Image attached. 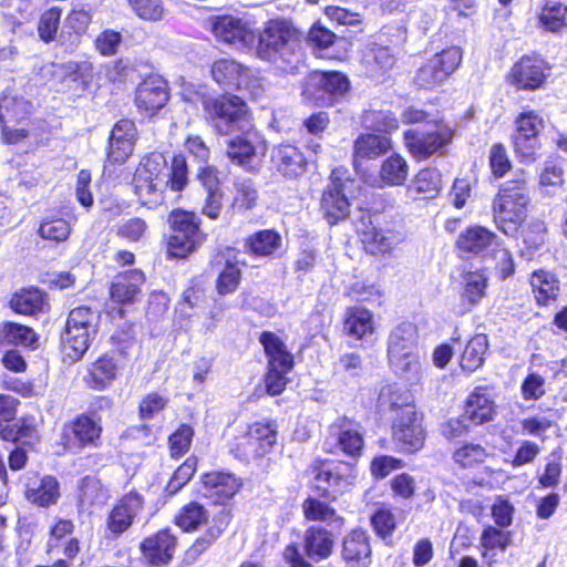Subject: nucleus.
<instances>
[{
  "mask_svg": "<svg viewBox=\"0 0 567 567\" xmlns=\"http://www.w3.org/2000/svg\"><path fill=\"white\" fill-rule=\"evenodd\" d=\"M134 177L155 182L163 178L171 183V190L181 192L187 184V164L183 156H175L168 166L162 153H150L142 158Z\"/></svg>",
  "mask_w": 567,
  "mask_h": 567,
  "instance_id": "7",
  "label": "nucleus"
},
{
  "mask_svg": "<svg viewBox=\"0 0 567 567\" xmlns=\"http://www.w3.org/2000/svg\"><path fill=\"white\" fill-rule=\"evenodd\" d=\"M392 437L402 452L412 453L423 446L425 433L415 408H408L404 414L393 416Z\"/></svg>",
  "mask_w": 567,
  "mask_h": 567,
  "instance_id": "13",
  "label": "nucleus"
},
{
  "mask_svg": "<svg viewBox=\"0 0 567 567\" xmlns=\"http://www.w3.org/2000/svg\"><path fill=\"white\" fill-rule=\"evenodd\" d=\"M37 341L34 331L28 326L6 321L0 324V350L7 346L30 347Z\"/></svg>",
  "mask_w": 567,
  "mask_h": 567,
  "instance_id": "41",
  "label": "nucleus"
},
{
  "mask_svg": "<svg viewBox=\"0 0 567 567\" xmlns=\"http://www.w3.org/2000/svg\"><path fill=\"white\" fill-rule=\"evenodd\" d=\"M515 124L516 132L513 137L515 153L522 162L532 163L537 158L540 146L538 134L544 127V121L536 112L528 111L520 113Z\"/></svg>",
  "mask_w": 567,
  "mask_h": 567,
  "instance_id": "12",
  "label": "nucleus"
},
{
  "mask_svg": "<svg viewBox=\"0 0 567 567\" xmlns=\"http://www.w3.org/2000/svg\"><path fill=\"white\" fill-rule=\"evenodd\" d=\"M125 367L123 352L113 351L97 358L87 369L86 383L96 391L109 388Z\"/></svg>",
  "mask_w": 567,
  "mask_h": 567,
  "instance_id": "16",
  "label": "nucleus"
},
{
  "mask_svg": "<svg viewBox=\"0 0 567 567\" xmlns=\"http://www.w3.org/2000/svg\"><path fill=\"white\" fill-rule=\"evenodd\" d=\"M333 539L329 532L319 527H309L303 536V550L313 561L328 558L332 553Z\"/></svg>",
  "mask_w": 567,
  "mask_h": 567,
  "instance_id": "30",
  "label": "nucleus"
},
{
  "mask_svg": "<svg viewBox=\"0 0 567 567\" xmlns=\"http://www.w3.org/2000/svg\"><path fill=\"white\" fill-rule=\"evenodd\" d=\"M60 496L59 483L52 476H44L28 483L25 497L29 502L40 507H49L55 504Z\"/></svg>",
  "mask_w": 567,
  "mask_h": 567,
  "instance_id": "32",
  "label": "nucleus"
},
{
  "mask_svg": "<svg viewBox=\"0 0 567 567\" xmlns=\"http://www.w3.org/2000/svg\"><path fill=\"white\" fill-rule=\"evenodd\" d=\"M31 104L23 97L3 95L0 97V125L20 122L30 113Z\"/></svg>",
  "mask_w": 567,
  "mask_h": 567,
  "instance_id": "51",
  "label": "nucleus"
},
{
  "mask_svg": "<svg viewBox=\"0 0 567 567\" xmlns=\"http://www.w3.org/2000/svg\"><path fill=\"white\" fill-rule=\"evenodd\" d=\"M227 526V522L221 518H214L213 524L207 528L206 533L198 537L187 549L185 559L194 563L203 553H205L223 534Z\"/></svg>",
  "mask_w": 567,
  "mask_h": 567,
  "instance_id": "45",
  "label": "nucleus"
},
{
  "mask_svg": "<svg viewBox=\"0 0 567 567\" xmlns=\"http://www.w3.org/2000/svg\"><path fill=\"white\" fill-rule=\"evenodd\" d=\"M213 79L223 86L248 89L251 70L231 59H220L212 65Z\"/></svg>",
  "mask_w": 567,
  "mask_h": 567,
  "instance_id": "23",
  "label": "nucleus"
},
{
  "mask_svg": "<svg viewBox=\"0 0 567 567\" xmlns=\"http://www.w3.org/2000/svg\"><path fill=\"white\" fill-rule=\"evenodd\" d=\"M359 422L347 416L338 417L329 426V437L324 442L327 451H331L328 446L336 445L344 454L357 456L363 447V435Z\"/></svg>",
  "mask_w": 567,
  "mask_h": 567,
  "instance_id": "15",
  "label": "nucleus"
},
{
  "mask_svg": "<svg viewBox=\"0 0 567 567\" xmlns=\"http://www.w3.org/2000/svg\"><path fill=\"white\" fill-rule=\"evenodd\" d=\"M408 163L398 154H393L383 161L380 169V178L386 186L403 185L408 178Z\"/></svg>",
  "mask_w": 567,
  "mask_h": 567,
  "instance_id": "46",
  "label": "nucleus"
},
{
  "mask_svg": "<svg viewBox=\"0 0 567 567\" xmlns=\"http://www.w3.org/2000/svg\"><path fill=\"white\" fill-rule=\"evenodd\" d=\"M488 346V337L485 333L472 337L461 355L462 370L472 373L481 368L485 362Z\"/></svg>",
  "mask_w": 567,
  "mask_h": 567,
  "instance_id": "38",
  "label": "nucleus"
},
{
  "mask_svg": "<svg viewBox=\"0 0 567 567\" xmlns=\"http://www.w3.org/2000/svg\"><path fill=\"white\" fill-rule=\"evenodd\" d=\"M391 150V141L384 135L362 134L353 146L354 161L374 159Z\"/></svg>",
  "mask_w": 567,
  "mask_h": 567,
  "instance_id": "36",
  "label": "nucleus"
},
{
  "mask_svg": "<svg viewBox=\"0 0 567 567\" xmlns=\"http://www.w3.org/2000/svg\"><path fill=\"white\" fill-rule=\"evenodd\" d=\"M495 413V403L488 388H476L467 398L464 417L473 425L489 422Z\"/></svg>",
  "mask_w": 567,
  "mask_h": 567,
  "instance_id": "26",
  "label": "nucleus"
},
{
  "mask_svg": "<svg viewBox=\"0 0 567 567\" xmlns=\"http://www.w3.org/2000/svg\"><path fill=\"white\" fill-rule=\"evenodd\" d=\"M378 406L384 412H395V415L404 414L408 408H415L411 393L398 384H386L380 390Z\"/></svg>",
  "mask_w": 567,
  "mask_h": 567,
  "instance_id": "34",
  "label": "nucleus"
},
{
  "mask_svg": "<svg viewBox=\"0 0 567 567\" xmlns=\"http://www.w3.org/2000/svg\"><path fill=\"white\" fill-rule=\"evenodd\" d=\"M347 173L344 167L334 168L321 195L320 212L330 225L346 219L350 212L348 192L353 181L346 176Z\"/></svg>",
  "mask_w": 567,
  "mask_h": 567,
  "instance_id": "8",
  "label": "nucleus"
},
{
  "mask_svg": "<svg viewBox=\"0 0 567 567\" xmlns=\"http://www.w3.org/2000/svg\"><path fill=\"white\" fill-rule=\"evenodd\" d=\"M363 241L371 245L375 252H388L404 240L403 233L392 228L375 227L370 224L362 229Z\"/></svg>",
  "mask_w": 567,
  "mask_h": 567,
  "instance_id": "33",
  "label": "nucleus"
},
{
  "mask_svg": "<svg viewBox=\"0 0 567 567\" xmlns=\"http://www.w3.org/2000/svg\"><path fill=\"white\" fill-rule=\"evenodd\" d=\"M529 193L525 181H508L502 184L493 200V217L498 229L514 235L526 217Z\"/></svg>",
  "mask_w": 567,
  "mask_h": 567,
  "instance_id": "4",
  "label": "nucleus"
},
{
  "mask_svg": "<svg viewBox=\"0 0 567 567\" xmlns=\"http://www.w3.org/2000/svg\"><path fill=\"white\" fill-rule=\"evenodd\" d=\"M515 84L523 89H537L545 80L543 62L536 58L525 56L512 70Z\"/></svg>",
  "mask_w": 567,
  "mask_h": 567,
  "instance_id": "29",
  "label": "nucleus"
},
{
  "mask_svg": "<svg viewBox=\"0 0 567 567\" xmlns=\"http://www.w3.org/2000/svg\"><path fill=\"white\" fill-rule=\"evenodd\" d=\"M487 453L480 444H466L454 452V461L462 467H472L483 463Z\"/></svg>",
  "mask_w": 567,
  "mask_h": 567,
  "instance_id": "63",
  "label": "nucleus"
},
{
  "mask_svg": "<svg viewBox=\"0 0 567 567\" xmlns=\"http://www.w3.org/2000/svg\"><path fill=\"white\" fill-rule=\"evenodd\" d=\"M143 508V497L137 493H130L112 508L107 516V529L117 537L126 532L133 524L135 517Z\"/></svg>",
  "mask_w": 567,
  "mask_h": 567,
  "instance_id": "19",
  "label": "nucleus"
},
{
  "mask_svg": "<svg viewBox=\"0 0 567 567\" xmlns=\"http://www.w3.org/2000/svg\"><path fill=\"white\" fill-rule=\"evenodd\" d=\"M208 514L205 507L198 503L185 505L175 518L178 525L185 532L197 529L202 524L206 523Z\"/></svg>",
  "mask_w": 567,
  "mask_h": 567,
  "instance_id": "52",
  "label": "nucleus"
},
{
  "mask_svg": "<svg viewBox=\"0 0 567 567\" xmlns=\"http://www.w3.org/2000/svg\"><path fill=\"white\" fill-rule=\"evenodd\" d=\"M99 321V310L90 307L82 306L70 311L62 341L71 360H80L89 350L97 333Z\"/></svg>",
  "mask_w": 567,
  "mask_h": 567,
  "instance_id": "5",
  "label": "nucleus"
},
{
  "mask_svg": "<svg viewBox=\"0 0 567 567\" xmlns=\"http://www.w3.org/2000/svg\"><path fill=\"white\" fill-rule=\"evenodd\" d=\"M386 355L396 375L408 381H417L422 368L417 327L411 322L396 324L388 336Z\"/></svg>",
  "mask_w": 567,
  "mask_h": 567,
  "instance_id": "3",
  "label": "nucleus"
},
{
  "mask_svg": "<svg viewBox=\"0 0 567 567\" xmlns=\"http://www.w3.org/2000/svg\"><path fill=\"white\" fill-rule=\"evenodd\" d=\"M495 238V234L487 228L473 226L460 235L457 247L465 252L480 254L492 246Z\"/></svg>",
  "mask_w": 567,
  "mask_h": 567,
  "instance_id": "40",
  "label": "nucleus"
},
{
  "mask_svg": "<svg viewBox=\"0 0 567 567\" xmlns=\"http://www.w3.org/2000/svg\"><path fill=\"white\" fill-rule=\"evenodd\" d=\"M530 285L537 302L540 305H546L550 299H555L559 290L558 281L554 275L545 270L534 271Z\"/></svg>",
  "mask_w": 567,
  "mask_h": 567,
  "instance_id": "50",
  "label": "nucleus"
},
{
  "mask_svg": "<svg viewBox=\"0 0 567 567\" xmlns=\"http://www.w3.org/2000/svg\"><path fill=\"white\" fill-rule=\"evenodd\" d=\"M511 543L512 536L509 532H503L493 526L486 527L481 536V545L484 548L482 556L485 563L492 566L496 561L494 551L498 549L504 553Z\"/></svg>",
  "mask_w": 567,
  "mask_h": 567,
  "instance_id": "43",
  "label": "nucleus"
},
{
  "mask_svg": "<svg viewBox=\"0 0 567 567\" xmlns=\"http://www.w3.org/2000/svg\"><path fill=\"white\" fill-rule=\"evenodd\" d=\"M326 73L321 71L311 72L307 78L303 86V95L313 101L316 104L329 105L332 104V99L328 96L324 90Z\"/></svg>",
  "mask_w": 567,
  "mask_h": 567,
  "instance_id": "53",
  "label": "nucleus"
},
{
  "mask_svg": "<svg viewBox=\"0 0 567 567\" xmlns=\"http://www.w3.org/2000/svg\"><path fill=\"white\" fill-rule=\"evenodd\" d=\"M76 68L73 64L48 62L39 68L38 75L44 83L52 85L56 91H61L65 74L74 72Z\"/></svg>",
  "mask_w": 567,
  "mask_h": 567,
  "instance_id": "54",
  "label": "nucleus"
},
{
  "mask_svg": "<svg viewBox=\"0 0 567 567\" xmlns=\"http://www.w3.org/2000/svg\"><path fill=\"white\" fill-rule=\"evenodd\" d=\"M34 417H23L13 424L0 426V439L3 441L17 442L20 440H31L35 434Z\"/></svg>",
  "mask_w": 567,
  "mask_h": 567,
  "instance_id": "57",
  "label": "nucleus"
},
{
  "mask_svg": "<svg viewBox=\"0 0 567 567\" xmlns=\"http://www.w3.org/2000/svg\"><path fill=\"white\" fill-rule=\"evenodd\" d=\"M238 488L239 484L233 474L213 472L203 476L202 493L205 497L214 498L215 503H224L229 499Z\"/></svg>",
  "mask_w": 567,
  "mask_h": 567,
  "instance_id": "27",
  "label": "nucleus"
},
{
  "mask_svg": "<svg viewBox=\"0 0 567 567\" xmlns=\"http://www.w3.org/2000/svg\"><path fill=\"white\" fill-rule=\"evenodd\" d=\"M168 404V399L157 392L144 395L138 405V415L142 420H152Z\"/></svg>",
  "mask_w": 567,
  "mask_h": 567,
  "instance_id": "64",
  "label": "nucleus"
},
{
  "mask_svg": "<svg viewBox=\"0 0 567 567\" xmlns=\"http://www.w3.org/2000/svg\"><path fill=\"white\" fill-rule=\"evenodd\" d=\"M257 55L282 73L298 72L303 63L299 32L288 20H269L259 33Z\"/></svg>",
  "mask_w": 567,
  "mask_h": 567,
  "instance_id": "2",
  "label": "nucleus"
},
{
  "mask_svg": "<svg viewBox=\"0 0 567 567\" xmlns=\"http://www.w3.org/2000/svg\"><path fill=\"white\" fill-rule=\"evenodd\" d=\"M564 183L563 162L558 156H550L544 163L539 174V185L547 194H555Z\"/></svg>",
  "mask_w": 567,
  "mask_h": 567,
  "instance_id": "48",
  "label": "nucleus"
},
{
  "mask_svg": "<svg viewBox=\"0 0 567 567\" xmlns=\"http://www.w3.org/2000/svg\"><path fill=\"white\" fill-rule=\"evenodd\" d=\"M173 230L167 244L168 254L175 258H185L195 251L205 240L200 230V220L193 212L176 209L169 215Z\"/></svg>",
  "mask_w": 567,
  "mask_h": 567,
  "instance_id": "6",
  "label": "nucleus"
},
{
  "mask_svg": "<svg viewBox=\"0 0 567 567\" xmlns=\"http://www.w3.org/2000/svg\"><path fill=\"white\" fill-rule=\"evenodd\" d=\"M271 163L275 169L285 177L300 176L307 165L303 154L293 145H279L271 152Z\"/></svg>",
  "mask_w": 567,
  "mask_h": 567,
  "instance_id": "25",
  "label": "nucleus"
},
{
  "mask_svg": "<svg viewBox=\"0 0 567 567\" xmlns=\"http://www.w3.org/2000/svg\"><path fill=\"white\" fill-rule=\"evenodd\" d=\"M442 189V176L436 168L421 169L408 188L409 192L415 190L425 198L435 197Z\"/></svg>",
  "mask_w": 567,
  "mask_h": 567,
  "instance_id": "49",
  "label": "nucleus"
},
{
  "mask_svg": "<svg viewBox=\"0 0 567 567\" xmlns=\"http://www.w3.org/2000/svg\"><path fill=\"white\" fill-rule=\"evenodd\" d=\"M144 282V272L138 269L117 274L110 288L112 300L117 303L135 302L141 295Z\"/></svg>",
  "mask_w": 567,
  "mask_h": 567,
  "instance_id": "24",
  "label": "nucleus"
},
{
  "mask_svg": "<svg viewBox=\"0 0 567 567\" xmlns=\"http://www.w3.org/2000/svg\"><path fill=\"white\" fill-rule=\"evenodd\" d=\"M259 341L265 349L268 359V368L291 371L293 368V357L287 350L285 342L274 332H262Z\"/></svg>",
  "mask_w": 567,
  "mask_h": 567,
  "instance_id": "28",
  "label": "nucleus"
},
{
  "mask_svg": "<svg viewBox=\"0 0 567 567\" xmlns=\"http://www.w3.org/2000/svg\"><path fill=\"white\" fill-rule=\"evenodd\" d=\"M452 138L453 131L441 122H435L433 128L429 131L409 130L404 133L405 145L417 161H424L435 154L442 155Z\"/></svg>",
  "mask_w": 567,
  "mask_h": 567,
  "instance_id": "11",
  "label": "nucleus"
},
{
  "mask_svg": "<svg viewBox=\"0 0 567 567\" xmlns=\"http://www.w3.org/2000/svg\"><path fill=\"white\" fill-rule=\"evenodd\" d=\"M102 426L91 416L82 414L63 429L62 440L69 447H97Z\"/></svg>",
  "mask_w": 567,
  "mask_h": 567,
  "instance_id": "17",
  "label": "nucleus"
},
{
  "mask_svg": "<svg viewBox=\"0 0 567 567\" xmlns=\"http://www.w3.org/2000/svg\"><path fill=\"white\" fill-rule=\"evenodd\" d=\"M302 509L309 520H318L330 526L340 527L343 519L327 503L309 497L303 502Z\"/></svg>",
  "mask_w": 567,
  "mask_h": 567,
  "instance_id": "47",
  "label": "nucleus"
},
{
  "mask_svg": "<svg viewBox=\"0 0 567 567\" xmlns=\"http://www.w3.org/2000/svg\"><path fill=\"white\" fill-rule=\"evenodd\" d=\"M363 124L367 128L388 133L399 126L396 117L390 111H368L363 115Z\"/></svg>",
  "mask_w": 567,
  "mask_h": 567,
  "instance_id": "59",
  "label": "nucleus"
},
{
  "mask_svg": "<svg viewBox=\"0 0 567 567\" xmlns=\"http://www.w3.org/2000/svg\"><path fill=\"white\" fill-rule=\"evenodd\" d=\"M462 59L463 53L458 47L442 50L417 69L414 83L425 90L442 85L456 71Z\"/></svg>",
  "mask_w": 567,
  "mask_h": 567,
  "instance_id": "10",
  "label": "nucleus"
},
{
  "mask_svg": "<svg viewBox=\"0 0 567 567\" xmlns=\"http://www.w3.org/2000/svg\"><path fill=\"white\" fill-rule=\"evenodd\" d=\"M249 440L259 444L260 453L268 452L277 440V432L270 423H254L248 430Z\"/></svg>",
  "mask_w": 567,
  "mask_h": 567,
  "instance_id": "60",
  "label": "nucleus"
},
{
  "mask_svg": "<svg viewBox=\"0 0 567 567\" xmlns=\"http://www.w3.org/2000/svg\"><path fill=\"white\" fill-rule=\"evenodd\" d=\"M176 544V537L168 529H163L145 538L141 543V550L152 565L164 566L172 560Z\"/></svg>",
  "mask_w": 567,
  "mask_h": 567,
  "instance_id": "22",
  "label": "nucleus"
},
{
  "mask_svg": "<svg viewBox=\"0 0 567 567\" xmlns=\"http://www.w3.org/2000/svg\"><path fill=\"white\" fill-rule=\"evenodd\" d=\"M45 305V295L38 288H25L16 292L10 306L12 310L21 315H34L43 309Z\"/></svg>",
  "mask_w": 567,
  "mask_h": 567,
  "instance_id": "42",
  "label": "nucleus"
},
{
  "mask_svg": "<svg viewBox=\"0 0 567 567\" xmlns=\"http://www.w3.org/2000/svg\"><path fill=\"white\" fill-rule=\"evenodd\" d=\"M70 224L63 218L44 219L39 227V235L47 240L63 241L70 235Z\"/></svg>",
  "mask_w": 567,
  "mask_h": 567,
  "instance_id": "61",
  "label": "nucleus"
},
{
  "mask_svg": "<svg viewBox=\"0 0 567 567\" xmlns=\"http://www.w3.org/2000/svg\"><path fill=\"white\" fill-rule=\"evenodd\" d=\"M567 0H544L539 14L540 25L550 32H559L566 27Z\"/></svg>",
  "mask_w": 567,
  "mask_h": 567,
  "instance_id": "44",
  "label": "nucleus"
},
{
  "mask_svg": "<svg viewBox=\"0 0 567 567\" xmlns=\"http://www.w3.org/2000/svg\"><path fill=\"white\" fill-rule=\"evenodd\" d=\"M133 186L141 204L148 208L161 205L164 202L165 192L171 189V183L164 182L163 178H157L155 182L133 177Z\"/></svg>",
  "mask_w": 567,
  "mask_h": 567,
  "instance_id": "37",
  "label": "nucleus"
},
{
  "mask_svg": "<svg viewBox=\"0 0 567 567\" xmlns=\"http://www.w3.org/2000/svg\"><path fill=\"white\" fill-rule=\"evenodd\" d=\"M313 488L318 495L336 499L354 484V467L344 462H322L313 467Z\"/></svg>",
  "mask_w": 567,
  "mask_h": 567,
  "instance_id": "9",
  "label": "nucleus"
},
{
  "mask_svg": "<svg viewBox=\"0 0 567 567\" xmlns=\"http://www.w3.org/2000/svg\"><path fill=\"white\" fill-rule=\"evenodd\" d=\"M343 329L353 340H364L371 337L374 332L372 313L360 307L348 309Z\"/></svg>",
  "mask_w": 567,
  "mask_h": 567,
  "instance_id": "31",
  "label": "nucleus"
},
{
  "mask_svg": "<svg viewBox=\"0 0 567 567\" xmlns=\"http://www.w3.org/2000/svg\"><path fill=\"white\" fill-rule=\"evenodd\" d=\"M342 560L346 567H368L371 563L370 537L362 529L350 532L342 542Z\"/></svg>",
  "mask_w": 567,
  "mask_h": 567,
  "instance_id": "21",
  "label": "nucleus"
},
{
  "mask_svg": "<svg viewBox=\"0 0 567 567\" xmlns=\"http://www.w3.org/2000/svg\"><path fill=\"white\" fill-rule=\"evenodd\" d=\"M363 372V361L360 354L350 352L339 357L333 364V374L341 379H355Z\"/></svg>",
  "mask_w": 567,
  "mask_h": 567,
  "instance_id": "56",
  "label": "nucleus"
},
{
  "mask_svg": "<svg viewBox=\"0 0 567 567\" xmlns=\"http://www.w3.org/2000/svg\"><path fill=\"white\" fill-rule=\"evenodd\" d=\"M209 22L216 39L236 49L250 48L255 42L254 31L240 18L217 16L210 18Z\"/></svg>",
  "mask_w": 567,
  "mask_h": 567,
  "instance_id": "14",
  "label": "nucleus"
},
{
  "mask_svg": "<svg viewBox=\"0 0 567 567\" xmlns=\"http://www.w3.org/2000/svg\"><path fill=\"white\" fill-rule=\"evenodd\" d=\"M487 277L481 271H470L463 276L461 295L464 312L476 307L486 295Z\"/></svg>",
  "mask_w": 567,
  "mask_h": 567,
  "instance_id": "35",
  "label": "nucleus"
},
{
  "mask_svg": "<svg viewBox=\"0 0 567 567\" xmlns=\"http://www.w3.org/2000/svg\"><path fill=\"white\" fill-rule=\"evenodd\" d=\"M281 244V236L272 229L256 231L246 239L248 251L260 257L274 256L280 249Z\"/></svg>",
  "mask_w": 567,
  "mask_h": 567,
  "instance_id": "39",
  "label": "nucleus"
},
{
  "mask_svg": "<svg viewBox=\"0 0 567 567\" xmlns=\"http://www.w3.org/2000/svg\"><path fill=\"white\" fill-rule=\"evenodd\" d=\"M65 64H73L78 68L74 72L65 74V80L62 82L61 90L84 91L92 78V64L86 61H69L65 62Z\"/></svg>",
  "mask_w": 567,
  "mask_h": 567,
  "instance_id": "55",
  "label": "nucleus"
},
{
  "mask_svg": "<svg viewBox=\"0 0 567 567\" xmlns=\"http://www.w3.org/2000/svg\"><path fill=\"white\" fill-rule=\"evenodd\" d=\"M194 436V430L188 424H182L168 439L171 454L181 457L188 452Z\"/></svg>",
  "mask_w": 567,
  "mask_h": 567,
  "instance_id": "62",
  "label": "nucleus"
},
{
  "mask_svg": "<svg viewBox=\"0 0 567 567\" xmlns=\"http://www.w3.org/2000/svg\"><path fill=\"white\" fill-rule=\"evenodd\" d=\"M204 110L207 121L217 134L235 135L225 141L229 159L241 166L249 164L256 150L247 138L252 122L245 101L237 95L208 97L204 100Z\"/></svg>",
  "mask_w": 567,
  "mask_h": 567,
  "instance_id": "1",
  "label": "nucleus"
},
{
  "mask_svg": "<svg viewBox=\"0 0 567 567\" xmlns=\"http://www.w3.org/2000/svg\"><path fill=\"white\" fill-rule=\"evenodd\" d=\"M167 101V82L159 75L145 79L136 89V106L150 115H154L164 107Z\"/></svg>",
  "mask_w": 567,
  "mask_h": 567,
  "instance_id": "18",
  "label": "nucleus"
},
{
  "mask_svg": "<svg viewBox=\"0 0 567 567\" xmlns=\"http://www.w3.org/2000/svg\"><path fill=\"white\" fill-rule=\"evenodd\" d=\"M136 137L137 131L133 121H118L111 131L107 152L109 159L115 163L124 162L133 153Z\"/></svg>",
  "mask_w": 567,
  "mask_h": 567,
  "instance_id": "20",
  "label": "nucleus"
},
{
  "mask_svg": "<svg viewBox=\"0 0 567 567\" xmlns=\"http://www.w3.org/2000/svg\"><path fill=\"white\" fill-rule=\"evenodd\" d=\"M257 198V189L250 181L237 182L231 207L238 212L249 210L256 206Z\"/></svg>",
  "mask_w": 567,
  "mask_h": 567,
  "instance_id": "58",
  "label": "nucleus"
}]
</instances>
